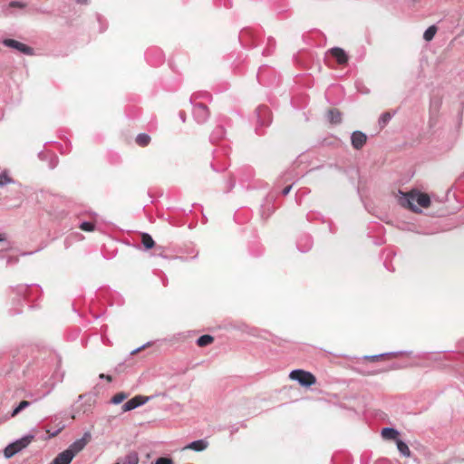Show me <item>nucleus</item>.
Wrapping results in <instances>:
<instances>
[{"label":"nucleus","instance_id":"nucleus-23","mask_svg":"<svg viewBox=\"0 0 464 464\" xmlns=\"http://www.w3.org/2000/svg\"><path fill=\"white\" fill-rule=\"evenodd\" d=\"M150 141V137L146 133H140L136 137V143L141 147L147 146Z\"/></svg>","mask_w":464,"mask_h":464},{"label":"nucleus","instance_id":"nucleus-13","mask_svg":"<svg viewBox=\"0 0 464 464\" xmlns=\"http://www.w3.org/2000/svg\"><path fill=\"white\" fill-rule=\"evenodd\" d=\"M382 436L385 440H394L397 441L399 431L393 428L386 427L382 430Z\"/></svg>","mask_w":464,"mask_h":464},{"label":"nucleus","instance_id":"nucleus-17","mask_svg":"<svg viewBox=\"0 0 464 464\" xmlns=\"http://www.w3.org/2000/svg\"><path fill=\"white\" fill-rule=\"evenodd\" d=\"M141 243L146 250L152 248L155 245L153 238L148 233L141 234Z\"/></svg>","mask_w":464,"mask_h":464},{"label":"nucleus","instance_id":"nucleus-10","mask_svg":"<svg viewBox=\"0 0 464 464\" xmlns=\"http://www.w3.org/2000/svg\"><path fill=\"white\" fill-rule=\"evenodd\" d=\"M329 53L339 64L343 65L347 63L349 57L343 49L340 47H333L329 50Z\"/></svg>","mask_w":464,"mask_h":464},{"label":"nucleus","instance_id":"nucleus-21","mask_svg":"<svg viewBox=\"0 0 464 464\" xmlns=\"http://www.w3.org/2000/svg\"><path fill=\"white\" fill-rule=\"evenodd\" d=\"M213 341L214 338L211 335L204 334L198 338L197 344L200 347H204L210 344Z\"/></svg>","mask_w":464,"mask_h":464},{"label":"nucleus","instance_id":"nucleus-29","mask_svg":"<svg viewBox=\"0 0 464 464\" xmlns=\"http://www.w3.org/2000/svg\"><path fill=\"white\" fill-rule=\"evenodd\" d=\"M151 464H174V462L170 458L160 457V458H158Z\"/></svg>","mask_w":464,"mask_h":464},{"label":"nucleus","instance_id":"nucleus-40","mask_svg":"<svg viewBox=\"0 0 464 464\" xmlns=\"http://www.w3.org/2000/svg\"><path fill=\"white\" fill-rule=\"evenodd\" d=\"M56 166V164H50V167L53 169Z\"/></svg>","mask_w":464,"mask_h":464},{"label":"nucleus","instance_id":"nucleus-8","mask_svg":"<svg viewBox=\"0 0 464 464\" xmlns=\"http://www.w3.org/2000/svg\"><path fill=\"white\" fill-rule=\"evenodd\" d=\"M366 140H367L366 134L360 130H355L351 135L352 146L355 150H361L365 145Z\"/></svg>","mask_w":464,"mask_h":464},{"label":"nucleus","instance_id":"nucleus-3","mask_svg":"<svg viewBox=\"0 0 464 464\" xmlns=\"http://www.w3.org/2000/svg\"><path fill=\"white\" fill-rule=\"evenodd\" d=\"M409 207L414 211L419 212V208L414 206L417 203L422 208H428L430 204V198L428 194L412 190L405 195Z\"/></svg>","mask_w":464,"mask_h":464},{"label":"nucleus","instance_id":"nucleus-30","mask_svg":"<svg viewBox=\"0 0 464 464\" xmlns=\"http://www.w3.org/2000/svg\"><path fill=\"white\" fill-rule=\"evenodd\" d=\"M291 189H292V185L287 186V187H285V188L282 190V194H283L284 196H286V195L290 192V190H291Z\"/></svg>","mask_w":464,"mask_h":464},{"label":"nucleus","instance_id":"nucleus-38","mask_svg":"<svg viewBox=\"0 0 464 464\" xmlns=\"http://www.w3.org/2000/svg\"><path fill=\"white\" fill-rule=\"evenodd\" d=\"M204 97L208 98V97H210V95L208 93H205Z\"/></svg>","mask_w":464,"mask_h":464},{"label":"nucleus","instance_id":"nucleus-33","mask_svg":"<svg viewBox=\"0 0 464 464\" xmlns=\"http://www.w3.org/2000/svg\"><path fill=\"white\" fill-rule=\"evenodd\" d=\"M88 1H89V0H76V2H77L78 4H82V5H83V4H87V3H88Z\"/></svg>","mask_w":464,"mask_h":464},{"label":"nucleus","instance_id":"nucleus-31","mask_svg":"<svg viewBox=\"0 0 464 464\" xmlns=\"http://www.w3.org/2000/svg\"><path fill=\"white\" fill-rule=\"evenodd\" d=\"M100 378L101 379H106L108 382H111V375H106L104 373H102V374H100Z\"/></svg>","mask_w":464,"mask_h":464},{"label":"nucleus","instance_id":"nucleus-24","mask_svg":"<svg viewBox=\"0 0 464 464\" xmlns=\"http://www.w3.org/2000/svg\"><path fill=\"white\" fill-rule=\"evenodd\" d=\"M11 183H14V180L8 176L6 170L2 171L0 174V188Z\"/></svg>","mask_w":464,"mask_h":464},{"label":"nucleus","instance_id":"nucleus-15","mask_svg":"<svg viewBox=\"0 0 464 464\" xmlns=\"http://www.w3.org/2000/svg\"><path fill=\"white\" fill-rule=\"evenodd\" d=\"M327 118L333 124H338L342 121V114L337 110H330L327 113Z\"/></svg>","mask_w":464,"mask_h":464},{"label":"nucleus","instance_id":"nucleus-22","mask_svg":"<svg viewBox=\"0 0 464 464\" xmlns=\"http://www.w3.org/2000/svg\"><path fill=\"white\" fill-rule=\"evenodd\" d=\"M394 113L383 112L379 118V125L381 128H384L388 122L392 120Z\"/></svg>","mask_w":464,"mask_h":464},{"label":"nucleus","instance_id":"nucleus-32","mask_svg":"<svg viewBox=\"0 0 464 464\" xmlns=\"http://www.w3.org/2000/svg\"><path fill=\"white\" fill-rule=\"evenodd\" d=\"M145 346H146V344H143L142 346H140V347H139V348L134 349V350L131 352V353H132V354H134V353H136L140 352V350H142Z\"/></svg>","mask_w":464,"mask_h":464},{"label":"nucleus","instance_id":"nucleus-36","mask_svg":"<svg viewBox=\"0 0 464 464\" xmlns=\"http://www.w3.org/2000/svg\"><path fill=\"white\" fill-rule=\"evenodd\" d=\"M4 240H5L4 236H3L2 234H0V242H1V241H4Z\"/></svg>","mask_w":464,"mask_h":464},{"label":"nucleus","instance_id":"nucleus-25","mask_svg":"<svg viewBox=\"0 0 464 464\" xmlns=\"http://www.w3.org/2000/svg\"><path fill=\"white\" fill-rule=\"evenodd\" d=\"M30 405V402L27 401H22L17 407H15L12 413H11V416L12 417H14L16 416L19 412H21L23 410H24L25 408H27L28 406Z\"/></svg>","mask_w":464,"mask_h":464},{"label":"nucleus","instance_id":"nucleus-4","mask_svg":"<svg viewBox=\"0 0 464 464\" xmlns=\"http://www.w3.org/2000/svg\"><path fill=\"white\" fill-rule=\"evenodd\" d=\"M289 376L304 387H310L316 382V378L314 374L301 369L293 370Z\"/></svg>","mask_w":464,"mask_h":464},{"label":"nucleus","instance_id":"nucleus-11","mask_svg":"<svg viewBox=\"0 0 464 464\" xmlns=\"http://www.w3.org/2000/svg\"><path fill=\"white\" fill-rule=\"evenodd\" d=\"M139 454L135 450L129 451L126 455L120 458L114 464H139Z\"/></svg>","mask_w":464,"mask_h":464},{"label":"nucleus","instance_id":"nucleus-28","mask_svg":"<svg viewBox=\"0 0 464 464\" xmlns=\"http://www.w3.org/2000/svg\"><path fill=\"white\" fill-rule=\"evenodd\" d=\"M399 353H402V352H399V353H382V354H377V355H369V356H365V359L374 362V361H377L379 358H381L382 356H385V355L395 356V355H397Z\"/></svg>","mask_w":464,"mask_h":464},{"label":"nucleus","instance_id":"nucleus-6","mask_svg":"<svg viewBox=\"0 0 464 464\" xmlns=\"http://www.w3.org/2000/svg\"><path fill=\"white\" fill-rule=\"evenodd\" d=\"M3 44L26 55H34V50L32 47L14 39H5Z\"/></svg>","mask_w":464,"mask_h":464},{"label":"nucleus","instance_id":"nucleus-9","mask_svg":"<svg viewBox=\"0 0 464 464\" xmlns=\"http://www.w3.org/2000/svg\"><path fill=\"white\" fill-rule=\"evenodd\" d=\"M257 122L260 126L268 125L270 122V111L266 106H259L256 109Z\"/></svg>","mask_w":464,"mask_h":464},{"label":"nucleus","instance_id":"nucleus-1","mask_svg":"<svg viewBox=\"0 0 464 464\" xmlns=\"http://www.w3.org/2000/svg\"><path fill=\"white\" fill-rule=\"evenodd\" d=\"M91 437V433L86 431L82 438L73 441L65 450L59 453L50 464H70L72 459L85 448Z\"/></svg>","mask_w":464,"mask_h":464},{"label":"nucleus","instance_id":"nucleus-5","mask_svg":"<svg viewBox=\"0 0 464 464\" xmlns=\"http://www.w3.org/2000/svg\"><path fill=\"white\" fill-rule=\"evenodd\" d=\"M193 117L198 123H205L209 118V111L203 103H195L193 105Z\"/></svg>","mask_w":464,"mask_h":464},{"label":"nucleus","instance_id":"nucleus-34","mask_svg":"<svg viewBox=\"0 0 464 464\" xmlns=\"http://www.w3.org/2000/svg\"><path fill=\"white\" fill-rule=\"evenodd\" d=\"M11 5H12V6H14V5H19V6H21L20 3H18V2H12V3H11Z\"/></svg>","mask_w":464,"mask_h":464},{"label":"nucleus","instance_id":"nucleus-20","mask_svg":"<svg viewBox=\"0 0 464 464\" xmlns=\"http://www.w3.org/2000/svg\"><path fill=\"white\" fill-rule=\"evenodd\" d=\"M436 33H437V27L435 25H430V27H428L425 30V32L423 34V39L426 42H430L434 38Z\"/></svg>","mask_w":464,"mask_h":464},{"label":"nucleus","instance_id":"nucleus-7","mask_svg":"<svg viewBox=\"0 0 464 464\" xmlns=\"http://www.w3.org/2000/svg\"><path fill=\"white\" fill-rule=\"evenodd\" d=\"M150 397L137 395L123 404L122 411H130L135 410L136 408L150 401Z\"/></svg>","mask_w":464,"mask_h":464},{"label":"nucleus","instance_id":"nucleus-2","mask_svg":"<svg viewBox=\"0 0 464 464\" xmlns=\"http://www.w3.org/2000/svg\"><path fill=\"white\" fill-rule=\"evenodd\" d=\"M34 439V434H26L15 441L7 445L4 450V455L6 459L12 458L14 455L26 448Z\"/></svg>","mask_w":464,"mask_h":464},{"label":"nucleus","instance_id":"nucleus-14","mask_svg":"<svg viewBox=\"0 0 464 464\" xmlns=\"http://www.w3.org/2000/svg\"><path fill=\"white\" fill-rule=\"evenodd\" d=\"M313 242L310 237H304L300 241L297 242V247L301 252H306L312 247Z\"/></svg>","mask_w":464,"mask_h":464},{"label":"nucleus","instance_id":"nucleus-12","mask_svg":"<svg viewBox=\"0 0 464 464\" xmlns=\"http://www.w3.org/2000/svg\"><path fill=\"white\" fill-rule=\"evenodd\" d=\"M208 447V442L206 440H198L188 444L185 449L192 450L197 452L205 450Z\"/></svg>","mask_w":464,"mask_h":464},{"label":"nucleus","instance_id":"nucleus-26","mask_svg":"<svg viewBox=\"0 0 464 464\" xmlns=\"http://www.w3.org/2000/svg\"><path fill=\"white\" fill-rule=\"evenodd\" d=\"M128 397V394L125 392H119L116 393L111 400V402L113 404H120L126 398Z\"/></svg>","mask_w":464,"mask_h":464},{"label":"nucleus","instance_id":"nucleus-39","mask_svg":"<svg viewBox=\"0 0 464 464\" xmlns=\"http://www.w3.org/2000/svg\"><path fill=\"white\" fill-rule=\"evenodd\" d=\"M270 213H271V210H270V209H268V213H267V215H266V218H268V217L270 216Z\"/></svg>","mask_w":464,"mask_h":464},{"label":"nucleus","instance_id":"nucleus-41","mask_svg":"<svg viewBox=\"0 0 464 464\" xmlns=\"http://www.w3.org/2000/svg\"><path fill=\"white\" fill-rule=\"evenodd\" d=\"M19 313H20V310H18V309H16V310L14 311V314H19Z\"/></svg>","mask_w":464,"mask_h":464},{"label":"nucleus","instance_id":"nucleus-16","mask_svg":"<svg viewBox=\"0 0 464 464\" xmlns=\"http://www.w3.org/2000/svg\"><path fill=\"white\" fill-rule=\"evenodd\" d=\"M397 449L401 456L403 457H410L411 456V450L408 447V445L402 441L401 440H397L396 441Z\"/></svg>","mask_w":464,"mask_h":464},{"label":"nucleus","instance_id":"nucleus-18","mask_svg":"<svg viewBox=\"0 0 464 464\" xmlns=\"http://www.w3.org/2000/svg\"><path fill=\"white\" fill-rule=\"evenodd\" d=\"M14 291L15 292V294L17 295V302L20 303L22 297H24L26 295L27 292L29 291V286L24 285H17L14 289Z\"/></svg>","mask_w":464,"mask_h":464},{"label":"nucleus","instance_id":"nucleus-27","mask_svg":"<svg viewBox=\"0 0 464 464\" xmlns=\"http://www.w3.org/2000/svg\"><path fill=\"white\" fill-rule=\"evenodd\" d=\"M80 228L83 231L92 232L95 228V225L92 222L83 221L80 224Z\"/></svg>","mask_w":464,"mask_h":464},{"label":"nucleus","instance_id":"nucleus-42","mask_svg":"<svg viewBox=\"0 0 464 464\" xmlns=\"http://www.w3.org/2000/svg\"><path fill=\"white\" fill-rule=\"evenodd\" d=\"M413 2H420V0H412Z\"/></svg>","mask_w":464,"mask_h":464},{"label":"nucleus","instance_id":"nucleus-37","mask_svg":"<svg viewBox=\"0 0 464 464\" xmlns=\"http://www.w3.org/2000/svg\"><path fill=\"white\" fill-rule=\"evenodd\" d=\"M237 430V429L235 427H231V432H235Z\"/></svg>","mask_w":464,"mask_h":464},{"label":"nucleus","instance_id":"nucleus-35","mask_svg":"<svg viewBox=\"0 0 464 464\" xmlns=\"http://www.w3.org/2000/svg\"><path fill=\"white\" fill-rule=\"evenodd\" d=\"M180 118H181L182 121H185V115L183 112L180 113Z\"/></svg>","mask_w":464,"mask_h":464},{"label":"nucleus","instance_id":"nucleus-19","mask_svg":"<svg viewBox=\"0 0 464 464\" xmlns=\"http://www.w3.org/2000/svg\"><path fill=\"white\" fill-rule=\"evenodd\" d=\"M225 135V129L222 126H218L210 135L211 141H217Z\"/></svg>","mask_w":464,"mask_h":464}]
</instances>
